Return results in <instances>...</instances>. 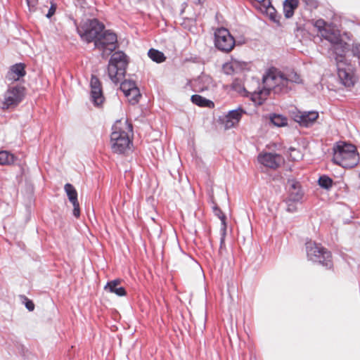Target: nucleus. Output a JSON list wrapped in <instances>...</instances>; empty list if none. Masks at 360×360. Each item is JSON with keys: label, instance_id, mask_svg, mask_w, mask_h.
<instances>
[{"label": "nucleus", "instance_id": "nucleus-4", "mask_svg": "<svg viewBox=\"0 0 360 360\" xmlns=\"http://www.w3.org/2000/svg\"><path fill=\"white\" fill-rule=\"evenodd\" d=\"M127 65V56L124 52L116 51L112 55L108 65V73L113 83L117 84L124 78Z\"/></svg>", "mask_w": 360, "mask_h": 360}, {"label": "nucleus", "instance_id": "nucleus-1", "mask_svg": "<svg viewBox=\"0 0 360 360\" xmlns=\"http://www.w3.org/2000/svg\"><path fill=\"white\" fill-rule=\"evenodd\" d=\"M302 83L300 75L295 71L283 73L275 68L269 69L262 78V87L253 89L250 86H240L236 82L233 88L240 94L250 95L252 101L257 105H262L268 98L270 92L275 94H287L292 89L294 84Z\"/></svg>", "mask_w": 360, "mask_h": 360}, {"label": "nucleus", "instance_id": "nucleus-35", "mask_svg": "<svg viewBox=\"0 0 360 360\" xmlns=\"http://www.w3.org/2000/svg\"><path fill=\"white\" fill-rule=\"evenodd\" d=\"M325 25H326V22L323 20H318L315 22V26L319 28V30L321 34V31H323V30H326L324 28Z\"/></svg>", "mask_w": 360, "mask_h": 360}, {"label": "nucleus", "instance_id": "nucleus-14", "mask_svg": "<svg viewBox=\"0 0 360 360\" xmlns=\"http://www.w3.org/2000/svg\"><path fill=\"white\" fill-rule=\"evenodd\" d=\"M91 98L95 105H100L104 101L101 83L98 78L92 75L90 81Z\"/></svg>", "mask_w": 360, "mask_h": 360}, {"label": "nucleus", "instance_id": "nucleus-5", "mask_svg": "<svg viewBox=\"0 0 360 360\" xmlns=\"http://www.w3.org/2000/svg\"><path fill=\"white\" fill-rule=\"evenodd\" d=\"M308 258L315 262H319L327 268L332 266L331 254L321 245L309 241L306 243Z\"/></svg>", "mask_w": 360, "mask_h": 360}, {"label": "nucleus", "instance_id": "nucleus-9", "mask_svg": "<svg viewBox=\"0 0 360 360\" xmlns=\"http://www.w3.org/2000/svg\"><path fill=\"white\" fill-rule=\"evenodd\" d=\"M321 37L331 43L336 57L342 58L345 51L347 49V43L344 42L340 37V34L328 30H323L321 31Z\"/></svg>", "mask_w": 360, "mask_h": 360}, {"label": "nucleus", "instance_id": "nucleus-11", "mask_svg": "<svg viewBox=\"0 0 360 360\" xmlns=\"http://www.w3.org/2000/svg\"><path fill=\"white\" fill-rule=\"evenodd\" d=\"M25 88L20 86L9 88L4 94V105L8 108L17 105L23 98Z\"/></svg>", "mask_w": 360, "mask_h": 360}, {"label": "nucleus", "instance_id": "nucleus-25", "mask_svg": "<svg viewBox=\"0 0 360 360\" xmlns=\"http://www.w3.org/2000/svg\"><path fill=\"white\" fill-rule=\"evenodd\" d=\"M15 161V157L8 151L3 150L0 152V165H11Z\"/></svg>", "mask_w": 360, "mask_h": 360}, {"label": "nucleus", "instance_id": "nucleus-13", "mask_svg": "<svg viewBox=\"0 0 360 360\" xmlns=\"http://www.w3.org/2000/svg\"><path fill=\"white\" fill-rule=\"evenodd\" d=\"M258 161L264 166L275 169L280 167L283 163L284 160L281 155L266 153L259 155Z\"/></svg>", "mask_w": 360, "mask_h": 360}, {"label": "nucleus", "instance_id": "nucleus-12", "mask_svg": "<svg viewBox=\"0 0 360 360\" xmlns=\"http://www.w3.org/2000/svg\"><path fill=\"white\" fill-rule=\"evenodd\" d=\"M252 6L261 13L266 14L274 22L279 23V19L270 0H250Z\"/></svg>", "mask_w": 360, "mask_h": 360}, {"label": "nucleus", "instance_id": "nucleus-30", "mask_svg": "<svg viewBox=\"0 0 360 360\" xmlns=\"http://www.w3.org/2000/svg\"><path fill=\"white\" fill-rule=\"evenodd\" d=\"M233 65H234L232 64L231 61L230 63H226L225 65H224V66H223L224 72L226 75H231V74L236 72V70L233 68Z\"/></svg>", "mask_w": 360, "mask_h": 360}, {"label": "nucleus", "instance_id": "nucleus-22", "mask_svg": "<svg viewBox=\"0 0 360 360\" xmlns=\"http://www.w3.org/2000/svg\"><path fill=\"white\" fill-rule=\"evenodd\" d=\"M191 101L200 107L213 108L214 105L212 101L198 94L191 96Z\"/></svg>", "mask_w": 360, "mask_h": 360}, {"label": "nucleus", "instance_id": "nucleus-29", "mask_svg": "<svg viewBox=\"0 0 360 360\" xmlns=\"http://www.w3.org/2000/svg\"><path fill=\"white\" fill-rule=\"evenodd\" d=\"M231 62H232V64L234 65L233 68L236 70V72H238L245 70L248 66V64L246 63L243 62V61H239L238 60H232Z\"/></svg>", "mask_w": 360, "mask_h": 360}, {"label": "nucleus", "instance_id": "nucleus-21", "mask_svg": "<svg viewBox=\"0 0 360 360\" xmlns=\"http://www.w3.org/2000/svg\"><path fill=\"white\" fill-rule=\"evenodd\" d=\"M299 0H285L283 3V13L287 18H291L297 8Z\"/></svg>", "mask_w": 360, "mask_h": 360}, {"label": "nucleus", "instance_id": "nucleus-34", "mask_svg": "<svg viewBox=\"0 0 360 360\" xmlns=\"http://www.w3.org/2000/svg\"><path fill=\"white\" fill-rule=\"evenodd\" d=\"M30 11H34L37 4V0H26Z\"/></svg>", "mask_w": 360, "mask_h": 360}, {"label": "nucleus", "instance_id": "nucleus-24", "mask_svg": "<svg viewBox=\"0 0 360 360\" xmlns=\"http://www.w3.org/2000/svg\"><path fill=\"white\" fill-rule=\"evenodd\" d=\"M270 120L274 125L279 127L288 124V119L281 115L274 114L270 116Z\"/></svg>", "mask_w": 360, "mask_h": 360}, {"label": "nucleus", "instance_id": "nucleus-28", "mask_svg": "<svg viewBox=\"0 0 360 360\" xmlns=\"http://www.w3.org/2000/svg\"><path fill=\"white\" fill-rule=\"evenodd\" d=\"M319 184L321 187L328 189L333 185V180L326 176H322L319 179Z\"/></svg>", "mask_w": 360, "mask_h": 360}, {"label": "nucleus", "instance_id": "nucleus-16", "mask_svg": "<svg viewBox=\"0 0 360 360\" xmlns=\"http://www.w3.org/2000/svg\"><path fill=\"white\" fill-rule=\"evenodd\" d=\"M289 195L288 200L289 202H301L303 198V192L301 189L300 184L295 180L288 181Z\"/></svg>", "mask_w": 360, "mask_h": 360}, {"label": "nucleus", "instance_id": "nucleus-33", "mask_svg": "<svg viewBox=\"0 0 360 360\" xmlns=\"http://www.w3.org/2000/svg\"><path fill=\"white\" fill-rule=\"evenodd\" d=\"M352 52L354 56H356L357 58H360V44H353L352 48Z\"/></svg>", "mask_w": 360, "mask_h": 360}, {"label": "nucleus", "instance_id": "nucleus-26", "mask_svg": "<svg viewBox=\"0 0 360 360\" xmlns=\"http://www.w3.org/2000/svg\"><path fill=\"white\" fill-rule=\"evenodd\" d=\"M148 54L150 58L157 63H161L165 60V57L162 52L153 49H150Z\"/></svg>", "mask_w": 360, "mask_h": 360}, {"label": "nucleus", "instance_id": "nucleus-27", "mask_svg": "<svg viewBox=\"0 0 360 360\" xmlns=\"http://www.w3.org/2000/svg\"><path fill=\"white\" fill-rule=\"evenodd\" d=\"M136 86V85L134 81L124 80L120 84V89L124 93V94H125L129 91L132 89L134 87H135Z\"/></svg>", "mask_w": 360, "mask_h": 360}, {"label": "nucleus", "instance_id": "nucleus-17", "mask_svg": "<svg viewBox=\"0 0 360 360\" xmlns=\"http://www.w3.org/2000/svg\"><path fill=\"white\" fill-rule=\"evenodd\" d=\"M319 117L316 111L300 112L295 116V121L304 127H309L314 123Z\"/></svg>", "mask_w": 360, "mask_h": 360}, {"label": "nucleus", "instance_id": "nucleus-20", "mask_svg": "<svg viewBox=\"0 0 360 360\" xmlns=\"http://www.w3.org/2000/svg\"><path fill=\"white\" fill-rule=\"evenodd\" d=\"M121 281L115 279L107 283L104 289L112 293H115L118 296H124L126 295V290L123 287L120 286Z\"/></svg>", "mask_w": 360, "mask_h": 360}, {"label": "nucleus", "instance_id": "nucleus-32", "mask_svg": "<svg viewBox=\"0 0 360 360\" xmlns=\"http://www.w3.org/2000/svg\"><path fill=\"white\" fill-rule=\"evenodd\" d=\"M296 202H289V200H286L287 204V211L289 212H294L297 210L296 205H295Z\"/></svg>", "mask_w": 360, "mask_h": 360}, {"label": "nucleus", "instance_id": "nucleus-6", "mask_svg": "<svg viewBox=\"0 0 360 360\" xmlns=\"http://www.w3.org/2000/svg\"><path fill=\"white\" fill-rule=\"evenodd\" d=\"M117 37L110 30H103L99 38L95 41V47L101 51L103 58L108 57L117 48Z\"/></svg>", "mask_w": 360, "mask_h": 360}, {"label": "nucleus", "instance_id": "nucleus-38", "mask_svg": "<svg viewBox=\"0 0 360 360\" xmlns=\"http://www.w3.org/2000/svg\"><path fill=\"white\" fill-rule=\"evenodd\" d=\"M25 307L30 311H33L34 309V303L32 302V301L29 300H27V301L25 302Z\"/></svg>", "mask_w": 360, "mask_h": 360}, {"label": "nucleus", "instance_id": "nucleus-36", "mask_svg": "<svg viewBox=\"0 0 360 360\" xmlns=\"http://www.w3.org/2000/svg\"><path fill=\"white\" fill-rule=\"evenodd\" d=\"M56 9V4H51V6L50 8L49 9L48 13L46 14V16L48 18H50L55 13Z\"/></svg>", "mask_w": 360, "mask_h": 360}, {"label": "nucleus", "instance_id": "nucleus-37", "mask_svg": "<svg viewBox=\"0 0 360 360\" xmlns=\"http://www.w3.org/2000/svg\"><path fill=\"white\" fill-rule=\"evenodd\" d=\"M224 251H225V247H224V234L223 235V236L221 238V241H220V247H219V254L220 256H222L223 254H224Z\"/></svg>", "mask_w": 360, "mask_h": 360}, {"label": "nucleus", "instance_id": "nucleus-10", "mask_svg": "<svg viewBox=\"0 0 360 360\" xmlns=\"http://www.w3.org/2000/svg\"><path fill=\"white\" fill-rule=\"evenodd\" d=\"M335 60L338 66V77L342 84L347 87L352 86L356 82V79L352 72L351 69L349 68H346L344 67L345 65V57H336Z\"/></svg>", "mask_w": 360, "mask_h": 360}, {"label": "nucleus", "instance_id": "nucleus-8", "mask_svg": "<svg viewBox=\"0 0 360 360\" xmlns=\"http://www.w3.org/2000/svg\"><path fill=\"white\" fill-rule=\"evenodd\" d=\"M214 44L219 50L227 53L235 46V39L227 29L220 28L214 33Z\"/></svg>", "mask_w": 360, "mask_h": 360}, {"label": "nucleus", "instance_id": "nucleus-15", "mask_svg": "<svg viewBox=\"0 0 360 360\" xmlns=\"http://www.w3.org/2000/svg\"><path fill=\"white\" fill-rule=\"evenodd\" d=\"M65 191L70 202L73 205V215L78 218L80 215L79 203L77 200V192L71 184H66L64 186Z\"/></svg>", "mask_w": 360, "mask_h": 360}, {"label": "nucleus", "instance_id": "nucleus-2", "mask_svg": "<svg viewBox=\"0 0 360 360\" xmlns=\"http://www.w3.org/2000/svg\"><path fill=\"white\" fill-rule=\"evenodd\" d=\"M132 131V125L127 120H117L112 127L110 144L115 153H124L131 143L129 133Z\"/></svg>", "mask_w": 360, "mask_h": 360}, {"label": "nucleus", "instance_id": "nucleus-39", "mask_svg": "<svg viewBox=\"0 0 360 360\" xmlns=\"http://www.w3.org/2000/svg\"><path fill=\"white\" fill-rule=\"evenodd\" d=\"M307 4L311 5V6H316V2L314 0H304Z\"/></svg>", "mask_w": 360, "mask_h": 360}, {"label": "nucleus", "instance_id": "nucleus-18", "mask_svg": "<svg viewBox=\"0 0 360 360\" xmlns=\"http://www.w3.org/2000/svg\"><path fill=\"white\" fill-rule=\"evenodd\" d=\"M25 75V70L24 64L17 63L10 68L6 77L9 81H18Z\"/></svg>", "mask_w": 360, "mask_h": 360}, {"label": "nucleus", "instance_id": "nucleus-23", "mask_svg": "<svg viewBox=\"0 0 360 360\" xmlns=\"http://www.w3.org/2000/svg\"><path fill=\"white\" fill-rule=\"evenodd\" d=\"M124 96L128 98L129 103H131V104H136V103H138L141 94L139 92V89L136 86L132 89L126 93Z\"/></svg>", "mask_w": 360, "mask_h": 360}, {"label": "nucleus", "instance_id": "nucleus-31", "mask_svg": "<svg viewBox=\"0 0 360 360\" xmlns=\"http://www.w3.org/2000/svg\"><path fill=\"white\" fill-rule=\"evenodd\" d=\"M214 213L215 214L221 219V224L225 226V219H226V217L225 215L222 213V212L221 211L220 209H219L218 207H214Z\"/></svg>", "mask_w": 360, "mask_h": 360}, {"label": "nucleus", "instance_id": "nucleus-3", "mask_svg": "<svg viewBox=\"0 0 360 360\" xmlns=\"http://www.w3.org/2000/svg\"><path fill=\"white\" fill-rule=\"evenodd\" d=\"M333 160L342 167L352 168L358 164L359 157L355 146L340 143L334 148Z\"/></svg>", "mask_w": 360, "mask_h": 360}, {"label": "nucleus", "instance_id": "nucleus-7", "mask_svg": "<svg viewBox=\"0 0 360 360\" xmlns=\"http://www.w3.org/2000/svg\"><path fill=\"white\" fill-rule=\"evenodd\" d=\"M103 30L104 25L102 23L96 19H92L86 23L85 27L78 28L77 32L84 41L87 43H95Z\"/></svg>", "mask_w": 360, "mask_h": 360}, {"label": "nucleus", "instance_id": "nucleus-19", "mask_svg": "<svg viewBox=\"0 0 360 360\" xmlns=\"http://www.w3.org/2000/svg\"><path fill=\"white\" fill-rule=\"evenodd\" d=\"M244 110L241 108L230 111L225 117L224 127L226 129L233 127L240 120Z\"/></svg>", "mask_w": 360, "mask_h": 360}, {"label": "nucleus", "instance_id": "nucleus-40", "mask_svg": "<svg viewBox=\"0 0 360 360\" xmlns=\"http://www.w3.org/2000/svg\"><path fill=\"white\" fill-rule=\"evenodd\" d=\"M255 83L256 85H259V84L258 81H255Z\"/></svg>", "mask_w": 360, "mask_h": 360}]
</instances>
